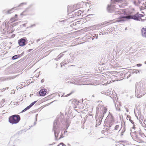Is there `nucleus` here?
Here are the masks:
<instances>
[{"mask_svg": "<svg viewBox=\"0 0 146 146\" xmlns=\"http://www.w3.org/2000/svg\"><path fill=\"white\" fill-rule=\"evenodd\" d=\"M113 3L112 2L111 4L108 5L107 10L108 12L111 13H115L116 14L121 13L119 9L120 8V6L117 5H114Z\"/></svg>", "mask_w": 146, "mask_h": 146, "instance_id": "1", "label": "nucleus"}, {"mask_svg": "<svg viewBox=\"0 0 146 146\" xmlns=\"http://www.w3.org/2000/svg\"><path fill=\"white\" fill-rule=\"evenodd\" d=\"M139 84L137 83L136 84L135 95L138 98L141 97L146 93L145 92L146 90L144 88L145 87L142 86L140 87Z\"/></svg>", "mask_w": 146, "mask_h": 146, "instance_id": "2", "label": "nucleus"}, {"mask_svg": "<svg viewBox=\"0 0 146 146\" xmlns=\"http://www.w3.org/2000/svg\"><path fill=\"white\" fill-rule=\"evenodd\" d=\"M20 120V116L18 115H12L9 118V121L12 124L18 123Z\"/></svg>", "mask_w": 146, "mask_h": 146, "instance_id": "3", "label": "nucleus"}, {"mask_svg": "<svg viewBox=\"0 0 146 146\" xmlns=\"http://www.w3.org/2000/svg\"><path fill=\"white\" fill-rule=\"evenodd\" d=\"M58 122L57 120H55L53 123V128L52 131L54 132V136L56 139L60 131L58 128Z\"/></svg>", "mask_w": 146, "mask_h": 146, "instance_id": "4", "label": "nucleus"}, {"mask_svg": "<svg viewBox=\"0 0 146 146\" xmlns=\"http://www.w3.org/2000/svg\"><path fill=\"white\" fill-rule=\"evenodd\" d=\"M139 16L137 14H135L133 15H128L124 16H122L121 18V19L119 20L118 21L119 22L121 21H123V19L125 18L127 19H132L135 20L141 21V20L139 19Z\"/></svg>", "mask_w": 146, "mask_h": 146, "instance_id": "5", "label": "nucleus"}, {"mask_svg": "<svg viewBox=\"0 0 146 146\" xmlns=\"http://www.w3.org/2000/svg\"><path fill=\"white\" fill-rule=\"evenodd\" d=\"M73 84L77 85H87L88 83H87L85 81H80L77 80H75L72 82Z\"/></svg>", "mask_w": 146, "mask_h": 146, "instance_id": "6", "label": "nucleus"}, {"mask_svg": "<svg viewBox=\"0 0 146 146\" xmlns=\"http://www.w3.org/2000/svg\"><path fill=\"white\" fill-rule=\"evenodd\" d=\"M100 112L101 117H104V114L106 112V109L103 106H101L100 107Z\"/></svg>", "mask_w": 146, "mask_h": 146, "instance_id": "7", "label": "nucleus"}, {"mask_svg": "<svg viewBox=\"0 0 146 146\" xmlns=\"http://www.w3.org/2000/svg\"><path fill=\"white\" fill-rule=\"evenodd\" d=\"M26 40L25 39L22 38L18 41V43L20 46H23L25 44Z\"/></svg>", "mask_w": 146, "mask_h": 146, "instance_id": "8", "label": "nucleus"}, {"mask_svg": "<svg viewBox=\"0 0 146 146\" xmlns=\"http://www.w3.org/2000/svg\"><path fill=\"white\" fill-rule=\"evenodd\" d=\"M115 105L116 110L117 111H120V107L121 106L120 102H117L116 103L115 102Z\"/></svg>", "mask_w": 146, "mask_h": 146, "instance_id": "9", "label": "nucleus"}, {"mask_svg": "<svg viewBox=\"0 0 146 146\" xmlns=\"http://www.w3.org/2000/svg\"><path fill=\"white\" fill-rule=\"evenodd\" d=\"M46 92V90L44 89L41 90L39 92L40 96H44L45 95Z\"/></svg>", "mask_w": 146, "mask_h": 146, "instance_id": "10", "label": "nucleus"}, {"mask_svg": "<svg viewBox=\"0 0 146 146\" xmlns=\"http://www.w3.org/2000/svg\"><path fill=\"white\" fill-rule=\"evenodd\" d=\"M141 31L142 36L146 37V28H142Z\"/></svg>", "mask_w": 146, "mask_h": 146, "instance_id": "11", "label": "nucleus"}, {"mask_svg": "<svg viewBox=\"0 0 146 146\" xmlns=\"http://www.w3.org/2000/svg\"><path fill=\"white\" fill-rule=\"evenodd\" d=\"M17 76V75L16 76H10V77H8L7 78H5L4 79V80H8V79H9V80H10L11 79H13L15 78Z\"/></svg>", "mask_w": 146, "mask_h": 146, "instance_id": "12", "label": "nucleus"}, {"mask_svg": "<svg viewBox=\"0 0 146 146\" xmlns=\"http://www.w3.org/2000/svg\"><path fill=\"white\" fill-rule=\"evenodd\" d=\"M121 127L120 128V126L119 125H117L115 126V127L114 129L115 130H119L118 131H119L121 129Z\"/></svg>", "mask_w": 146, "mask_h": 146, "instance_id": "13", "label": "nucleus"}, {"mask_svg": "<svg viewBox=\"0 0 146 146\" xmlns=\"http://www.w3.org/2000/svg\"><path fill=\"white\" fill-rule=\"evenodd\" d=\"M20 56V55H15L13 56L12 58V60H15L17 59V58H19Z\"/></svg>", "mask_w": 146, "mask_h": 146, "instance_id": "14", "label": "nucleus"}, {"mask_svg": "<svg viewBox=\"0 0 146 146\" xmlns=\"http://www.w3.org/2000/svg\"><path fill=\"white\" fill-rule=\"evenodd\" d=\"M31 107L29 105V106L27 107L24 110H23L22 111V112H23L26 111L27 110L29 109Z\"/></svg>", "mask_w": 146, "mask_h": 146, "instance_id": "15", "label": "nucleus"}, {"mask_svg": "<svg viewBox=\"0 0 146 146\" xmlns=\"http://www.w3.org/2000/svg\"><path fill=\"white\" fill-rule=\"evenodd\" d=\"M31 107L29 105V106L27 107L24 110H23L22 111V112H23L26 111L27 110L29 109Z\"/></svg>", "mask_w": 146, "mask_h": 146, "instance_id": "16", "label": "nucleus"}, {"mask_svg": "<svg viewBox=\"0 0 146 146\" xmlns=\"http://www.w3.org/2000/svg\"><path fill=\"white\" fill-rule=\"evenodd\" d=\"M66 60H64L62 62H61L60 64L61 67H62V66L65 65L66 64Z\"/></svg>", "mask_w": 146, "mask_h": 146, "instance_id": "17", "label": "nucleus"}, {"mask_svg": "<svg viewBox=\"0 0 146 146\" xmlns=\"http://www.w3.org/2000/svg\"><path fill=\"white\" fill-rule=\"evenodd\" d=\"M137 14H138V15L139 16V19H140L141 20V21H143V20L141 18V17H143V15H142V14H139L138 13H137Z\"/></svg>", "mask_w": 146, "mask_h": 146, "instance_id": "18", "label": "nucleus"}, {"mask_svg": "<svg viewBox=\"0 0 146 146\" xmlns=\"http://www.w3.org/2000/svg\"><path fill=\"white\" fill-rule=\"evenodd\" d=\"M112 1V3H115V2H121L122 1L121 0H111Z\"/></svg>", "mask_w": 146, "mask_h": 146, "instance_id": "19", "label": "nucleus"}, {"mask_svg": "<svg viewBox=\"0 0 146 146\" xmlns=\"http://www.w3.org/2000/svg\"><path fill=\"white\" fill-rule=\"evenodd\" d=\"M15 8H13L10 9L7 11V13L9 14L11 13V12H13L12 11L14 9H15Z\"/></svg>", "mask_w": 146, "mask_h": 146, "instance_id": "20", "label": "nucleus"}, {"mask_svg": "<svg viewBox=\"0 0 146 146\" xmlns=\"http://www.w3.org/2000/svg\"><path fill=\"white\" fill-rule=\"evenodd\" d=\"M15 73V72H13V71H11L9 72H7L6 73V74H14Z\"/></svg>", "mask_w": 146, "mask_h": 146, "instance_id": "21", "label": "nucleus"}, {"mask_svg": "<svg viewBox=\"0 0 146 146\" xmlns=\"http://www.w3.org/2000/svg\"><path fill=\"white\" fill-rule=\"evenodd\" d=\"M8 88H9L8 87H7V88H3V89H0V92H3V91H5V90L6 89H8Z\"/></svg>", "mask_w": 146, "mask_h": 146, "instance_id": "22", "label": "nucleus"}, {"mask_svg": "<svg viewBox=\"0 0 146 146\" xmlns=\"http://www.w3.org/2000/svg\"><path fill=\"white\" fill-rule=\"evenodd\" d=\"M57 146H66V145L64 144L63 143H60L59 145Z\"/></svg>", "mask_w": 146, "mask_h": 146, "instance_id": "23", "label": "nucleus"}, {"mask_svg": "<svg viewBox=\"0 0 146 146\" xmlns=\"http://www.w3.org/2000/svg\"><path fill=\"white\" fill-rule=\"evenodd\" d=\"M36 102V101H35L34 102L31 103L30 105L32 107L34 104H35Z\"/></svg>", "mask_w": 146, "mask_h": 146, "instance_id": "24", "label": "nucleus"}, {"mask_svg": "<svg viewBox=\"0 0 146 146\" xmlns=\"http://www.w3.org/2000/svg\"><path fill=\"white\" fill-rule=\"evenodd\" d=\"M98 37V35H95L94 36H93V38H92V39L93 40L94 38H97Z\"/></svg>", "mask_w": 146, "mask_h": 146, "instance_id": "25", "label": "nucleus"}, {"mask_svg": "<svg viewBox=\"0 0 146 146\" xmlns=\"http://www.w3.org/2000/svg\"><path fill=\"white\" fill-rule=\"evenodd\" d=\"M27 3H21L18 6H22L23 5H26Z\"/></svg>", "mask_w": 146, "mask_h": 146, "instance_id": "26", "label": "nucleus"}, {"mask_svg": "<svg viewBox=\"0 0 146 146\" xmlns=\"http://www.w3.org/2000/svg\"><path fill=\"white\" fill-rule=\"evenodd\" d=\"M134 72H135L136 74L139 72V71L137 70H134Z\"/></svg>", "mask_w": 146, "mask_h": 146, "instance_id": "27", "label": "nucleus"}, {"mask_svg": "<svg viewBox=\"0 0 146 146\" xmlns=\"http://www.w3.org/2000/svg\"><path fill=\"white\" fill-rule=\"evenodd\" d=\"M14 18H11L10 20V21H12V22H13V21H15L16 20H14Z\"/></svg>", "mask_w": 146, "mask_h": 146, "instance_id": "28", "label": "nucleus"}, {"mask_svg": "<svg viewBox=\"0 0 146 146\" xmlns=\"http://www.w3.org/2000/svg\"><path fill=\"white\" fill-rule=\"evenodd\" d=\"M35 24H33V25H31L29 27H27V28H32L33 27H34V26H35Z\"/></svg>", "mask_w": 146, "mask_h": 146, "instance_id": "29", "label": "nucleus"}, {"mask_svg": "<svg viewBox=\"0 0 146 146\" xmlns=\"http://www.w3.org/2000/svg\"><path fill=\"white\" fill-rule=\"evenodd\" d=\"M5 102V100L4 99H2V101H1V103L2 104H4Z\"/></svg>", "mask_w": 146, "mask_h": 146, "instance_id": "30", "label": "nucleus"}, {"mask_svg": "<svg viewBox=\"0 0 146 146\" xmlns=\"http://www.w3.org/2000/svg\"><path fill=\"white\" fill-rule=\"evenodd\" d=\"M63 54L62 53H61L58 55V56H60L61 57L63 56Z\"/></svg>", "mask_w": 146, "mask_h": 146, "instance_id": "31", "label": "nucleus"}, {"mask_svg": "<svg viewBox=\"0 0 146 146\" xmlns=\"http://www.w3.org/2000/svg\"><path fill=\"white\" fill-rule=\"evenodd\" d=\"M129 120L131 123H132L133 124H134V122L133 120H131V119H129Z\"/></svg>", "mask_w": 146, "mask_h": 146, "instance_id": "32", "label": "nucleus"}, {"mask_svg": "<svg viewBox=\"0 0 146 146\" xmlns=\"http://www.w3.org/2000/svg\"><path fill=\"white\" fill-rule=\"evenodd\" d=\"M78 13L80 15L82 13V11L81 10H79L78 11Z\"/></svg>", "mask_w": 146, "mask_h": 146, "instance_id": "33", "label": "nucleus"}, {"mask_svg": "<svg viewBox=\"0 0 146 146\" xmlns=\"http://www.w3.org/2000/svg\"><path fill=\"white\" fill-rule=\"evenodd\" d=\"M137 66H141L142 65L141 64H137Z\"/></svg>", "mask_w": 146, "mask_h": 146, "instance_id": "34", "label": "nucleus"}, {"mask_svg": "<svg viewBox=\"0 0 146 146\" xmlns=\"http://www.w3.org/2000/svg\"><path fill=\"white\" fill-rule=\"evenodd\" d=\"M64 137L62 136V135H60V137L59 138V139H60L61 138H62L63 137Z\"/></svg>", "mask_w": 146, "mask_h": 146, "instance_id": "35", "label": "nucleus"}, {"mask_svg": "<svg viewBox=\"0 0 146 146\" xmlns=\"http://www.w3.org/2000/svg\"><path fill=\"white\" fill-rule=\"evenodd\" d=\"M23 27H26V24H24L22 25Z\"/></svg>", "mask_w": 146, "mask_h": 146, "instance_id": "36", "label": "nucleus"}, {"mask_svg": "<svg viewBox=\"0 0 146 146\" xmlns=\"http://www.w3.org/2000/svg\"><path fill=\"white\" fill-rule=\"evenodd\" d=\"M71 94V93H70V94H68L66 96V97H67V96H70Z\"/></svg>", "mask_w": 146, "mask_h": 146, "instance_id": "37", "label": "nucleus"}, {"mask_svg": "<svg viewBox=\"0 0 146 146\" xmlns=\"http://www.w3.org/2000/svg\"><path fill=\"white\" fill-rule=\"evenodd\" d=\"M32 50V49H30L29 50L28 52H31Z\"/></svg>", "mask_w": 146, "mask_h": 146, "instance_id": "38", "label": "nucleus"}, {"mask_svg": "<svg viewBox=\"0 0 146 146\" xmlns=\"http://www.w3.org/2000/svg\"><path fill=\"white\" fill-rule=\"evenodd\" d=\"M17 16V15L16 14V15H15V17H14V18H16V17Z\"/></svg>", "mask_w": 146, "mask_h": 146, "instance_id": "39", "label": "nucleus"}, {"mask_svg": "<svg viewBox=\"0 0 146 146\" xmlns=\"http://www.w3.org/2000/svg\"><path fill=\"white\" fill-rule=\"evenodd\" d=\"M58 59H60V58L61 57L60 56H58Z\"/></svg>", "mask_w": 146, "mask_h": 146, "instance_id": "40", "label": "nucleus"}, {"mask_svg": "<svg viewBox=\"0 0 146 146\" xmlns=\"http://www.w3.org/2000/svg\"><path fill=\"white\" fill-rule=\"evenodd\" d=\"M37 115H38L37 114L36 115V121H37Z\"/></svg>", "mask_w": 146, "mask_h": 146, "instance_id": "41", "label": "nucleus"}, {"mask_svg": "<svg viewBox=\"0 0 146 146\" xmlns=\"http://www.w3.org/2000/svg\"><path fill=\"white\" fill-rule=\"evenodd\" d=\"M54 60H56L57 61L58 60V58H56L54 59Z\"/></svg>", "mask_w": 146, "mask_h": 146, "instance_id": "42", "label": "nucleus"}, {"mask_svg": "<svg viewBox=\"0 0 146 146\" xmlns=\"http://www.w3.org/2000/svg\"><path fill=\"white\" fill-rule=\"evenodd\" d=\"M133 128L135 129V125H133Z\"/></svg>", "mask_w": 146, "mask_h": 146, "instance_id": "43", "label": "nucleus"}, {"mask_svg": "<svg viewBox=\"0 0 146 146\" xmlns=\"http://www.w3.org/2000/svg\"><path fill=\"white\" fill-rule=\"evenodd\" d=\"M109 125H110H110H112V123H111L110 124H109Z\"/></svg>", "mask_w": 146, "mask_h": 146, "instance_id": "44", "label": "nucleus"}, {"mask_svg": "<svg viewBox=\"0 0 146 146\" xmlns=\"http://www.w3.org/2000/svg\"><path fill=\"white\" fill-rule=\"evenodd\" d=\"M40 40V39H38V40L37 41H39Z\"/></svg>", "mask_w": 146, "mask_h": 146, "instance_id": "45", "label": "nucleus"}, {"mask_svg": "<svg viewBox=\"0 0 146 146\" xmlns=\"http://www.w3.org/2000/svg\"><path fill=\"white\" fill-rule=\"evenodd\" d=\"M18 23H16V25H17V24Z\"/></svg>", "mask_w": 146, "mask_h": 146, "instance_id": "46", "label": "nucleus"}, {"mask_svg": "<svg viewBox=\"0 0 146 146\" xmlns=\"http://www.w3.org/2000/svg\"><path fill=\"white\" fill-rule=\"evenodd\" d=\"M145 64H146V61H145Z\"/></svg>", "mask_w": 146, "mask_h": 146, "instance_id": "47", "label": "nucleus"}, {"mask_svg": "<svg viewBox=\"0 0 146 146\" xmlns=\"http://www.w3.org/2000/svg\"><path fill=\"white\" fill-rule=\"evenodd\" d=\"M11 143V141H10V142H9V144H10V143Z\"/></svg>", "mask_w": 146, "mask_h": 146, "instance_id": "48", "label": "nucleus"}, {"mask_svg": "<svg viewBox=\"0 0 146 146\" xmlns=\"http://www.w3.org/2000/svg\"><path fill=\"white\" fill-rule=\"evenodd\" d=\"M126 111H127V112H128V111L127 110Z\"/></svg>", "mask_w": 146, "mask_h": 146, "instance_id": "49", "label": "nucleus"}, {"mask_svg": "<svg viewBox=\"0 0 146 146\" xmlns=\"http://www.w3.org/2000/svg\"><path fill=\"white\" fill-rule=\"evenodd\" d=\"M65 132H67V131H64V133H65Z\"/></svg>", "mask_w": 146, "mask_h": 146, "instance_id": "50", "label": "nucleus"}, {"mask_svg": "<svg viewBox=\"0 0 146 146\" xmlns=\"http://www.w3.org/2000/svg\"><path fill=\"white\" fill-rule=\"evenodd\" d=\"M34 123H35V124H36V122H35Z\"/></svg>", "mask_w": 146, "mask_h": 146, "instance_id": "51", "label": "nucleus"}]
</instances>
